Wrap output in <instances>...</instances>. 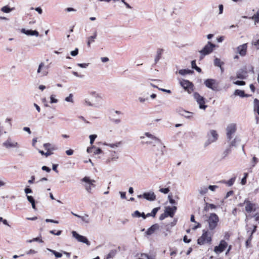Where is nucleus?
Wrapping results in <instances>:
<instances>
[{"label": "nucleus", "instance_id": "obj_1", "mask_svg": "<svg viewBox=\"0 0 259 259\" xmlns=\"http://www.w3.org/2000/svg\"><path fill=\"white\" fill-rule=\"evenodd\" d=\"M90 95L94 100L92 101L89 97H85L83 100V104L84 106L100 108L102 106L103 98L101 94L98 92L93 91L90 92Z\"/></svg>", "mask_w": 259, "mask_h": 259}, {"label": "nucleus", "instance_id": "obj_2", "mask_svg": "<svg viewBox=\"0 0 259 259\" xmlns=\"http://www.w3.org/2000/svg\"><path fill=\"white\" fill-rule=\"evenodd\" d=\"M140 139L143 144L151 145L155 147L157 151H161L163 147L160 140L149 133H145Z\"/></svg>", "mask_w": 259, "mask_h": 259}, {"label": "nucleus", "instance_id": "obj_3", "mask_svg": "<svg viewBox=\"0 0 259 259\" xmlns=\"http://www.w3.org/2000/svg\"><path fill=\"white\" fill-rule=\"evenodd\" d=\"M213 234L208 230H203L201 236L197 239V243L202 245L205 244H211Z\"/></svg>", "mask_w": 259, "mask_h": 259}, {"label": "nucleus", "instance_id": "obj_4", "mask_svg": "<svg viewBox=\"0 0 259 259\" xmlns=\"http://www.w3.org/2000/svg\"><path fill=\"white\" fill-rule=\"evenodd\" d=\"M209 230L212 231L218 226L219 218L218 215L214 213H211L207 220Z\"/></svg>", "mask_w": 259, "mask_h": 259}, {"label": "nucleus", "instance_id": "obj_5", "mask_svg": "<svg viewBox=\"0 0 259 259\" xmlns=\"http://www.w3.org/2000/svg\"><path fill=\"white\" fill-rule=\"evenodd\" d=\"M3 147L7 150L18 149L19 144L12 138H9L2 144Z\"/></svg>", "mask_w": 259, "mask_h": 259}, {"label": "nucleus", "instance_id": "obj_6", "mask_svg": "<svg viewBox=\"0 0 259 259\" xmlns=\"http://www.w3.org/2000/svg\"><path fill=\"white\" fill-rule=\"evenodd\" d=\"M244 204L245 211L248 214L254 213L259 209V207L257 204L252 203L247 199L244 200Z\"/></svg>", "mask_w": 259, "mask_h": 259}, {"label": "nucleus", "instance_id": "obj_7", "mask_svg": "<svg viewBox=\"0 0 259 259\" xmlns=\"http://www.w3.org/2000/svg\"><path fill=\"white\" fill-rule=\"evenodd\" d=\"M81 181L84 183L83 186L85 190L89 193H91L93 189L95 187V183L96 181L94 180L91 179L88 177H84Z\"/></svg>", "mask_w": 259, "mask_h": 259}, {"label": "nucleus", "instance_id": "obj_8", "mask_svg": "<svg viewBox=\"0 0 259 259\" xmlns=\"http://www.w3.org/2000/svg\"><path fill=\"white\" fill-rule=\"evenodd\" d=\"M215 45L208 41L207 44L204 47V48L200 51V59H202L204 56L210 54L213 51Z\"/></svg>", "mask_w": 259, "mask_h": 259}, {"label": "nucleus", "instance_id": "obj_9", "mask_svg": "<svg viewBox=\"0 0 259 259\" xmlns=\"http://www.w3.org/2000/svg\"><path fill=\"white\" fill-rule=\"evenodd\" d=\"M193 97L200 109L205 110L207 106L205 104V99L198 93H194Z\"/></svg>", "mask_w": 259, "mask_h": 259}, {"label": "nucleus", "instance_id": "obj_10", "mask_svg": "<svg viewBox=\"0 0 259 259\" xmlns=\"http://www.w3.org/2000/svg\"><path fill=\"white\" fill-rule=\"evenodd\" d=\"M237 130V124L235 123H231L227 125L226 127V136L227 139H231L234 137Z\"/></svg>", "mask_w": 259, "mask_h": 259}, {"label": "nucleus", "instance_id": "obj_11", "mask_svg": "<svg viewBox=\"0 0 259 259\" xmlns=\"http://www.w3.org/2000/svg\"><path fill=\"white\" fill-rule=\"evenodd\" d=\"M207 137L206 144L208 145L215 142L218 140L219 137L218 133L216 130H211L207 133Z\"/></svg>", "mask_w": 259, "mask_h": 259}, {"label": "nucleus", "instance_id": "obj_12", "mask_svg": "<svg viewBox=\"0 0 259 259\" xmlns=\"http://www.w3.org/2000/svg\"><path fill=\"white\" fill-rule=\"evenodd\" d=\"M228 246V244L227 242L224 239L221 240L219 245L214 247L213 251L216 254H220L223 252Z\"/></svg>", "mask_w": 259, "mask_h": 259}, {"label": "nucleus", "instance_id": "obj_13", "mask_svg": "<svg viewBox=\"0 0 259 259\" xmlns=\"http://www.w3.org/2000/svg\"><path fill=\"white\" fill-rule=\"evenodd\" d=\"M205 86L214 91H218V82L213 79H207L204 82Z\"/></svg>", "mask_w": 259, "mask_h": 259}, {"label": "nucleus", "instance_id": "obj_14", "mask_svg": "<svg viewBox=\"0 0 259 259\" xmlns=\"http://www.w3.org/2000/svg\"><path fill=\"white\" fill-rule=\"evenodd\" d=\"M180 83L183 89L189 94L193 91V84L187 80L182 79L180 80Z\"/></svg>", "mask_w": 259, "mask_h": 259}, {"label": "nucleus", "instance_id": "obj_15", "mask_svg": "<svg viewBox=\"0 0 259 259\" xmlns=\"http://www.w3.org/2000/svg\"><path fill=\"white\" fill-rule=\"evenodd\" d=\"M37 73L40 76H46L48 74V66L44 62H41L37 70Z\"/></svg>", "mask_w": 259, "mask_h": 259}, {"label": "nucleus", "instance_id": "obj_16", "mask_svg": "<svg viewBox=\"0 0 259 259\" xmlns=\"http://www.w3.org/2000/svg\"><path fill=\"white\" fill-rule=\"evenodd\" d=\"M72 236L74 237L78 241L85 243L87 245H89L90 243L88 239L82 235L78 234L76 231H72Z\"/></svg>", "mask_w": 259, "mask_h": 259}, {"label": "nucleus", "instance_id": "obj_17", "mask_svg": "<svg viewBox=\"0 0 259 259\" xmlns=\"http://www.w3.org/2000/svg\"><path fill=\"white\" fill-rule=\"evenodd\" d=\"M247 49V44H244L240 45L236 48V52L239 54L241 56H244L246 54Z\"/></svg>", "mask_w": 259, "mask_h": 259}, {"label": "nucleus", "instance_id": "obj_18", "mask_svg": "<svg viewBox=\"0 0 259 259\" xmlns=\"http://www.w3.org/2000/svg\"><path fill=\"white\" fill-rule=\"evenodd\" d=\"M143 198L148 201H152L156 199V195L153 191H149L144 193Z\"/></svg>", "mask_w": 259, "mask_h": 259}, {"label": "nucleus", "instance_id": "obj_19", "mask_svg": "<svg viewBox=\"0 0 259 259\" xmlns=\"http://www.w3.org/2000/svg\"><path fill=\"white\" fill-rule=\"evenodd\" d=\"M177 207L176 206H174L172 207L167 206L165 208V213L167 215L170 217H173L175 214V212L177 210Z\"/></svg>", "mask_w": 259, "mask_h": 259}, {"label": "nucleus", "instance_id": "obj_20", "mask_svg": "<svg viewBox=\"0 0 259 259\" xmlns=\"http://www.w3.org/2000/svg\"><path fill=\"white\" fill-rule=\"evenodd\" d=\"M159 229V226L157 224H154L151 226L146 232L147 235H151L158 231Z\"/></svg>", "mask_w": 259, "mask_h": 259}, {"label": "nucleus", "instance_id": "obj_21", "mask_svg": "<svg viewBox=\"0 0 259 259\" xmlns=\"http://www.w3.org/2000/svg\"><path fill=\"white\" fill-rule=\"evenodd\" d=\"M179 113L182 116L188 119H191L194 116V113L183 109L180 110Z\"/></svg>", "mask_w": 259, "mask_h": 259}, {"label": "nucleus", "instance_id": "obj_22", "mask_svg": "<svg viewBox=\"0 0 259 259\" xmlns=\"http://www.w3.org/2000/svg\"><path fill=\"white\" fill-rule=\"evenodd\" d=\"M122 143L121 142H117L115 143H106L104 142L103 145L109 147L112 149H115L121 146Z\"/></svg>", "mask_w": 259, "mask_h": 259}, {"label": "nucleus", "instance_id": "obj_23", "mask_svg": "<svg viewBox=\"0 0 259 259\" xmlns=\"http://www.w3.org/2000/svg\"><path fill=\"white\" fill-rule=\"evenodd\" d=\"M21 32L27 35H34L36 37H37L39 35L38 32L36 30H26L25 29H22L21 30Z\"/></svg>", "mask_w": 259, "mask_h": 259}, {"label": "nucleus", "instance_id": "obj_24", "mask_svg": "<svg viewBox=\"0 0 259 259\" xmlns=\"http://www.w3.org/2000/svg\"><path fill=\"white\" fill-rule=\"evenodd\" d=\"M119 158V154L115 152L112 151L111 153L110 157L107 160L108 162L115 161L117 160Z\"/></svg>", "mask_w": 259, "mask_h": 259}, {"label": "nucleus", "instance_id": "obj_25", "mask_svg": "<svg viewBox=\"0 0 259 259\" xmlns=\"http://www.w3.org/2000/svg\"><path fill=\"white\" fill-rule=\"evenodd\" d=\"M227 140L228 142L229 143L230 145L232 146H235L237 145V144L240 141V139L239 137L236 136V137H231V139H227Z\"/></svg>", "mask_w": 259, "mask_h": 259}, {"label": "nucleus", "instance_id": "obj_26", "mask_svg": "<svg viewBox=\"0 0 259 259\" xmlns=\"http://www.w3.org/2000/svg\"><path fill=\"white\" fill-rule=\"evenodd\" d=\"M49 99H50L49 103L51 104H57L59 102L58 96L56 94H52L50 95Z\"/></svg>", "mask_w": 259, "mask_h": 259}, {"label": "nucleus", "instance_id": "obj_27", "mask_svg": "<svg viewBox=\"0 0 259 259\" xmlns=\"http://www.w3.org/2000/svg\"><path fill=\"white\" fill-rule=\"evenodd\" d=\"M132 216L133 218H140L142 217L144 219L146 218V214L144 212H140L138 210L135 211L132 214Z\"/></svg>", "mask_w": 259, "mask_h": 259}, {"label": "nucleus", "instance_id": "obj_28", "mask_svg": "<svg viewBox=\"0 0 259 259\" xmlns=\"http://www.w3.org/2000/svg\"><path fill=\"white\" fill-rule=\"evenodd\" d=\"M216 208H217L216 205H215L213 204H210V203H208L206 202L205 203V206L204 207V210L205 211H208L209 209H215Z\"/></svg>", "mask_w": 259, "mask_h": 259}, {"label": "nucleus", "instance_id": "obj_29", "mask_svg": "<svg viewBox=\"0 0 259 259\" xmlns=\"http://www.w3.org/2000/svg\"><path fill=\"white\" fill-rule=\"evenodd\" d=\"M254 110L259 115V100L255 99L254 101ZM257 122L259 121V118H256Z\"/></svg>", "mask_w": 259, "mask_h": 259}, {"label": "nucleus", "instance_id": "obj_30", "mask_svg": "<svg viewBox=\"0 0 259 259\" xmlns=\"http://www.w3.org/2000/svg\"><path fill=\"white\" fill-rule=\"evenodd\" d=\"M47 249L49 251L52 252L55 255V256L56 258H60L62 256V255H63L62 252H57L54 250H53V249H51L50 248H47Z\"/></svg>", "mask_w": 259, "mask_h": 259}, {"label": "nucleus", "instance_id": "obj_31", "mask_svg": "<svg viewBox=\"0 0 259 259\" xmlns=\"http://www.w3.org/2000/svg\"><path fill=\"white\" fill-rule=\"evenodd\" d=\"M249 19H252L254 21V24L258 23L259 22V13L257 11L252 16L248 17Z\"/></svg>", "mask_w": 259, "mask_h": 259}, {"label": "nucleus", "instance_id": "obj_32", "mask_svg": "<svg viewBox=\"0 0 259 259\" xmlns=\"http://www.w3.org/2000/svg\"><path fill=\"white\" fill-rule=\"evenodd\" d=\"M43 146L47 151H51L55 150L54 146L49 143H45Z\"/></svg>", "mask_w": 259, "mask_h": 259}, {"label": "nucleus", "instance_id": "obj_33", "mask_svg": "<svg viewBox=\"0 0 259 259\" xmlns=\"http://www.w3.org/2000/svg\"><path fill=\"white\" fill-rule=\"evenodd\" d=\"M27 199L28 201L31 204L32 207L34 209H36L35 204V200L31 196L27 195Z\"/></svg>", "mask_w": 259, "mask_h": 259}, {"label": "nucleus", "instance_id": "obj_34", "mask_svg": "<svg viewBox=\"0 0 259 259\" xmlns=\"http://www.w3.org/2000/svg\"><path fill=\"white\" fill-rule=\"evenodd\" d=\"M208 190V187L206 186H202L199 188L198 192L200 195H203L207 193Z\"/></svg>", "mask_w": 259, "mask_h": 259}, {"label": "nucleus", "instance_id": "obj_35", "mask_svg": "<svg viewBox=\"0 0 259 259\" xmlns=\"http://www.w3.org/2000/svg\"><path fill=\"white\" fill-rule=\"evenodd\" d=\"M81 221H82L83 222H84L86 224H89L90 223L91 220L90 219L88 214H84L83 215H82L80 217V218Z\"/></svg>", "mask_w": 259, "mask_h": 259}, {"label": "nucleus", "instance_id": "obj_36", "mask_svg": "<svg viewBox=\"0 0 259 259\" xmlns=\"http://www.w3.org/2000/svg\"><path fill=\"white\" fill-rule=\"evenodd\" d=\"M246 76V72L243 70L239 71L237 73V77L240 79H244Z\"/></svg>", "mask_w": 259, "mask_h": 259}, {"label": "nucleus", "instance_id": "obj_37", "mask_svg": "<svg viewBox=\"0 0 259 259\" xmlns=\"http://www.w3.org/2000/svg\"><path fill=\"white\" fill-rule=\"evenodd\" d=\"M13 8H10L8 6H5L1 8V11L5 13H9L12 11Z\"/></svg>", "mask_w": 259, "mask_h": 259}, {"label": "nucleus", "instance_id": "obj_38", "mask_svg": "<svg viewBox=\"0 0 259 259\" xmlns=\"http://www.w3.org/2000/svg\"><path fill=\"white\" fill-rule=\"evenodd\" d=\"M160 207H156L153 209L151 213H148L147 214H146V218L148 217H154L159 209Z\"/></svg>", "mask_w": 259, "mask_h": 259}, {"label": "nucleus", "instance_id": "obj_39", "mask_svg": "<svg viewBox=\"0 0 259 259\" xmlns=\"http://www.w3.org/2000/svg\"><path fill=\"white\" fill-rule=\"evenodd\" d=\"M234 94L235 96H238L241 97H247V95H246L244 94V91H241V90H235V92H234Z\"/></svg>", "mask_w": 259, "mask_h": 259}, {"label": "nucleus", "instance_id": "obj_40", "mask_svg": "<svg viewBox=\"0 0 259 259\" xmlns=\"http://www.w3.org/2000/svg\"><path fill=\"white\" fill-rule=\"evenodd\" d=\"M193 71L189 69H181L178 71V73L182 75L190 74Z\"/></svg>", "mask_w": 259, "mask_h": 259}, {"label": "nucleus", "instance_id": "obj_41", "mask_svg": "<svg viewBox=\"0 0 259 259\" xmlns=\"http://www.w3.org/2000/svg\"><path fill=\"white\" fill-rule=\"evenodd\" d=\"M65 101L67 102L70 103H74L73 95L72 94H70L67 97H65Z\"/></svg>", "mask_w": 259, "mask_h": 259}, {"label": "nucleus", "instance_id": "obj_42", "mask_svg": "<svg viewBox=\"0 0 259 259\" xmlns=\"http://www.w3.org/2000/svg\"><path fill=\"white\" fill-rule=\"evenodd\" d=\"M97 37V33L96 32H95L94 34L90 36L88 38V45L89 46H90V44L91 43H92L94 41V39L96 38Z\"/></svg>", "mask_w": 259, "mask_h": 259}, {"label": "nucleus", "instance_id": "obj_43", "mask_svg": "<svg viewBox=\"0 0 259 259\" xmlns=\"http://www.w3.org/2000/svg\"><path fill=\"white\" fill-rule=\"evenodd\" d=\"M214 65L218 67H220L222 71H223V69L221 67L222 64H223V62H222L220 59L215 58L214 61Z\"/></svg>", "mask_w": 259, "mask_h": 259}, {"label": "nucleus", "instance_id": "obj_44", "mask_svg": "<svg viewBox=\"0 0 259 259\" xmlns=\"http://www.w3.org/2000/svg\"><path fill=\"white\" fill-rule=\"evenodd\" d=\"M137 259H154L151 256H150L147 254H142Z\"/></svg>", "mask_w": 259, "mask_h": 259}, {"label": "nucleus", "instance_id": "obj_45", "mask_svg": "<svg viewBox=\"0 0 259 259\" xmlns=\"http://www.w3.org/2000/svg\"><path fill=\"white\" fill-rule=\"evenodd\" d=\"M97 137V136L96 135H91L89 136L90 138V143L91 145H92L96 139V138Z\"/></svg>", "mask_w": 259, "mask_h": 259}, {"label": "nucleus", "instance_id": "obj_46", "mask_svg": "<svg viewBox=\"0 0 259 259\" xmlns=\"http://www.w3.org/2000/svg\"><path fill=\"white\" fill-rule=\"evenodd\" d=\"M218 188V186L217 185H209L208 187V189L210 190L212 192H214Z\"/></svg>", "mask_w": 259, "mask_h": 259}, {"label": "nucleus", "instance_id": "obj_47", "mask_svg": "<svg viewBox=\"0 0 259 259\" xmlns=\"http://www.w3.org/2000/svg\"><path fill=\"white\" fill-rule=\"evenodd\" d=\"M148 98H144L142 97H140L138 98V101L140 103H144L145 102L148 101Z\"/></svg>", "mask_w": 259, "mask_h": 259}, {"label": "nucleus", "instance_id": "obj_48", "mask_svg": "<svg viewBox=\"0 0 259 259\" xmlns=\"http://www.w3.org/2000/svg\"><path fill=\"white\" fill-rule=\"evenodd\" d=\"M7 185V181L5 179L0 178V187H4Z\"/></svg>", "mask_w": 259, "mask_h": 259}, {"label": "nucleus", "instance_id": "obj_49", "mask_svg": "<svg viewBox=\"0 0 259 259\" xmlns=\"http://www.w3.org/2000/svg\"><path fill=\"white\" fill-rule=\"evenodd\" d=\"M168 199L170 202V204H177V202L176 201H175V200H174L172 198V196L171 195H168Z\"/></svg>", "mask_w": 259, "mask_h": 259}, {"label": "nucleus", "instance_id": "obj_50", "mask_svg": "<svg viewBox=\"0 0 259 259\" xmlns=\"http://www.w3.org/2000/svg\"><path fill=\"white\" fill-rule=\"evenodd\" d=\"M251 44L255 47L256 49H259V39L256 41H253Z\"/></svg>", "mask_w": 259, "mask_h": 259}, {"label": "nucleus", "instance_id": "obj_51", "mask_svg": "<svg viewBox=\"0 0 259 259\" xmlns=\"http://www.w3.org/2000/svg\"><path fill=\"white\" fill-rule=\"evenodd\" d=\"M258 162V160H257V158L255 157H253L252 159V160H251V165H252V167H254L255 164L257 163V162Z\"/></svg>", "mask_w": 259, "mask_h": 259}, {"label": "nucleus", "instance_id": "obj_52", "mask_svg": "<svg viewBox=\"0 0 259 259\" xmlns=\"http://www.w3.org/2000/svg\"><path fill=\"white\" fill-rule=\"evenodd\" d=\"M159 191L163 194H167L169 190L168 188H161L159 189Z\"/></svg>", "mask_w": 259, "mask_h": 259}, {"label": "nucleus", "instance_id": "obj_53", "mask_svg": "<svg viewBox=\"0 0 259 259\" xmlns=\"http://www.w3.org/2000/svg\"><path fill=\"white\" fill-rule=\"evenodd\" d=\"M233 83L238 85H244L245 84V82L243 81H233Z\"/></svg>", "mask_w": 259, "mask_h": 259}, {"label": "nucleus", "instance_id": "obj_54", "mask_svg": "<svg viewBox=\"0 0 259 259\" xmlns=\"http://www.w3.org/2000/svg\"><path fill=\"white\" fill-rule=\"evenodd\" d=\"M89 65V63H78L77 66L82 68H86Z\"/></svg>", "mask_w": 259, "mask_h": 259}, {"label": "nucleus", "instance_id": "obj_55", "mask_svg": "<svg viewBox=\"0 0 259 259\" xmlns=\"http://www.w3.org/2000/svg\"><path fill=\"white\" fill-rule=\"evenodd\" d=\"M254 214L253 215V217L254 218L255 221H258L259 219V212L258 210H257L256 212H254Z\"/></svg>", "mask_w": 259, "mask_h": 259}, {"label": "nucleus", "instance_id": "obj_56", "mask_svg": "<svg viewBox=\"0 0 259 259\" xmlns=\"http://www.w3.org/2000/svg\"><path fill=\"white\" fill-rule=\"evenodd\" d=\"M102 153V150L100 148H97L94 151V153L95 155H98L101 154Z\"/></svg>", "mask_w": 259, "mask_h": 259}, {"label": "nucleus", "instance_id": "obj_57", "mask_svg": "<svg viewBox=\"0 0 259 259\" xmlns=\"http://www.w3.org/2000/svg\"><path fill=\"white\" fill-rule=\"evenodd\" d=\"M78 49L76 48L75 49V50L71 51L70 52V54L72 56H76L78 54Z\"/></svg>", "mask_w": 259, "mask_h": 259}, {"label": "nucleus", "instance_id": "obj_58", "mask_svg": "<svg viewBox=\"0 0 259 259\" xmlns=\"http://www.w3.org/2000/svg\"><path fill=\"white\" fill-rule=\"evenodd\" d=\"M61 230H59V231H58L57 232H55L54 230H51L50 231V233L52 234H54V235H57V236H59L61 234Z\"/></svg>", "mask_w": 259, "mask_h": 259}, {"label": "nucleus", "instance_id": "obj_59", "mask_svg": "<svg viewBox=\"0 0 259 259\" xmlns=\"http://www.w3.org/2000/svg\"><path fill=\"white\" fill-rule=\"evenodd\" d=\"M230 236V234L228 232H226L224 234L225 240H226V241L227 240H229Z\"/></svg>", "mask_w": 259, "mask_h": 259}, {"label": "nucleus", "instance_id": "obj_60", "mask_svg": "<svg viewBox=\"0 0 259 259\" xmlns=\"http://www.w3.org/2000/svg\"><path fill=\"white\" fill-rule=\"evenodd\" d=\"M101 60L103 63H106L108 62L109 59L108 57H104L101 58Z\"/></svg>", "mask_w": 259, "mask_h": 259}, {"label": "nucleus", "instance_id": "obj_61", "mask_svg": "<svg viewBox=\"0 0 259 259\" xmlns=\"http://www.w3.org/2000/svg\"><path fill=\"white\" fill-rule=\"evenodd\" d=\"M46 222H47V223H55V224H58L59 223L58 221H55V220H53L48 219L46 220Z\"/></svg>", "mask_w": 259, "mask_h": 259}, {"label": "nucleus", "instance_id": "obj_62", "mask_svg": "<svg viewBox=\"0 0 259 259\" xmlns=\"http://www.w3.org/2000/svg\"><path fill=\"white\" fill-rule=\"evenodd\" d=\"M66 153L68 155H72L73 154V150L72 149H69L66 151Z\"/></svg>", "mask_w": 259, "mask_h": 259}, {"label": "nucleus", "instance_id": "obj_63", "mask_svg": "<svg viewBox=\"0 0 259 259\" xmlns=\"http://www.w3.org/2000/svg\"><path fill=\"white\" fill-rule=\"evenodd\" d=\"M119 194L120 195V197L122 199L126 198V193L124 192H119Z\"/></svg>", "mask_w": 259, "mask_h": 259}, {"label": "nucleus", "instance_id": "obj_64", "mask_svg": "<svg viewBox=\"0 0 259 259\" xmlns=\"http://www.w3.org/2000/svg\"><path fill=\"white\" fill-rule=\"evenodd\" d=\"M223 5H220L219 6V14H222L223 12Z\"/></svg>", "mask_w": 259, "mask_h": 259}]
</instances>
